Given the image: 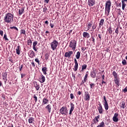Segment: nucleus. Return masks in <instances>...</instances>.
Wrapping results in <instances>:
<instances>
[{
    "instance_id": "nucleus-47",
    "label": "nucleus",
    "mask_w": 127,
    "mask_h": 127,
    "mask_svg": "<svg viewBox=\"0 0 127 127\" xmlns=\"http://www.w3.org/2000/svg\"><path fill=\"white\" fill-rule=\"evenodd\" d=\"M123 91L124 93H127V86L123 90Z\"/></svg>"
},
{
    "instance_id": "nucleus-48",
    "label": "nucleus",
    "mask_w": 127,
    "mask_h": 127,
    "mask_svg": "<svg viewBox=\"0 0 127 127\" xmlns=\"http://www.w3.org/2000/svg\"><path fill=\"white\" fill-rule=\"evenodd\" d=\"M22 68H23V64L21 65V66L19 67V71H21Z\"/></svg>"
},
{
    "instance_id": "nucleus-6",
    "label": "nucleus",
    "mask_w": 127,
    "mask_h": 127,
    "mask_svg": "<svg viewBox=\"0 0 127 127\" xmlns=\"http://www.w3.org/2000/svg\"><path fill=\"white\" fill-rule=\"evenodd\" d=\"M103 106L104 108L106 111H108V110H109V104L108 103V101H107L106 96L105 95L103 96Z\"/></svg>"
},
{
    "instance_id": "nucleus-57",
    "label": "nucleus",
    "mask_w": 127,
    "mask_h": 127,
    "mask_svg": "<svg viewBox=\"0 0 127 127\" xmlns=\"http://www.w3.org/2000/svg\"><path fill=\"white\" fill-rule=\"evenodd\" d=\"M91 38L92 39V41H93V43H95V38H94V37L92 36Z\"/></svg>"
},
{
    "instance_id": "nucleus-21",
    "label": "nucleus",
    "mask_w": 127,
    "mask_h": 127,
    "mask_svg": "<svg viewBox=\"0 0 127 127\" xmlns=\"http://www.w3.org/2000/svg\"><path fill=\"white\" fill-rule=\"evenodd\" d=\"M29 56H30V58H33V57H34V56H35V53H34V52L33 51H32V50L30 51Z\"/></svg>"
},
{
    "instance_id": "nucleus-14",
    "label": "nucleus",
    "mask_w": 127,
    "mask_h": 127,
    "mask_svg": "<svg viewBox=\"0 0 127 127\" xmlns=\"http://www.w3.org/2000/svg\"><path fill=\"white\" fill-rule=\"evenodd\" d=\"M2 77L4 81V83H6V81H7V73L6 72L3 73Z\"/></svg>"
},
{
    "instance_id": "nucleus-32",
    "label": "nucleus",
    "mask_w": 127,
    "mask_h": 127,
    "mask_svg": "<svg viewBox=\"0 0 127 127\" xmlns=\"http://www.w3.org/2000/svg\"><path fill=\"white\" fill-rule=\"evenodd\" d=\"M80 56H81V53L80 52H77L75 55L76 59H79L80 58Z\"/></svg>"
},
{
    "instance_id": "nucleus-42",
    "label": "nucleus",
    "mask_w": 127,
    "mask_h": 127,
    "mask_svg": "<svg viewBox=\"0 0 127 127\" xmlns=\"http://www.w3.org/2000/svg\"><path fill=\"white\" fill-rule=\"evenodd\" d=\"M122 64L123 65H127V61H126V60H123L122 61Z\"/></svg>"
},
{
    "instance_id": "nucleus-58",
    "label": "nucleus",
    "mask_w": 127,
    "mask_h": 127,
    "mask_svg": "<svg viewBox=\"0 0 127 127\" xmlns=\"http://www.w3.org/2000/svg\"><path fill=\"white\" fill-rule=\"evenodd\" d=\"M31 64L33 67H35V64H34V63L33 62V61L31 63Z\"/></svg>"
},
{
    "instance_id": "nucleus-35",
    "label": "nucleus",
    "mask_w": 127,
    "mask_h": 127,
    "mask_svg": "<svg viewBox=\"0 0 127 127\" xmlns=\"http://www.w3.org/2000/svg\"><path fill=\"white\" fill-rule=\"evenodd\" d=\"M122 9L123 10H125V7H126V3H125V1H122Z\"/></svg>"
},
{
    "instance_id": "nucleus-16",
    "label": "nucleus",
    "mask_w": 127,
    "mask_h": 127,
    "mask_svg": "<svg viewBox=\"0 0 127 127\" xmlns=\"http://www.w3.org/2000/svg\"><path fill=\"white\" fill-rule=\"evenodd\" d=\"M74 63L75 65L73 68L74 71H77L78 70V62H77V60L76 59H74Z\"/></svg>"
},
{
    "instance_id": "nucleus-25",
    "label": "nucleus",
    "mask_w": 127,
    "mask_h": 127,
    "mask_svg": "<svg viewBox=\"0 0 127 127\" xmlns=\"http://www.w3.org/2000/svg\"><path fill=\"white\" fill-rule=\"evenodd\" d=\"M92 22H90L87 23L88 29L87 30H84L85 31H88L91 28V27H92Z\"/></svg>"
},
{
    "instance_id": "nucleus-62",
    "label": "nucleus",
    "mask_w": 127,
    "mask_h": 127,
    "mask_svg": "<svg viewBox=\"0 0 127 127\" xmlns=\"http://www.w3.org/2000/svg\"><path fill=\"white\" fill-rule=\"evenodd\" d=\"M44 1L46 3H48V2H49V0H45Z\"/></svg>"
},
{
    "instance_id": "nucleus-45",
    "label": "nucleus",
    "mask_w": 127,
    "mask_h": 127,
    "mask_svg": "<svg viewBox=\"0 0 127 127\" xmlns=\"http://www.w3.org/2000/svg\"><path fill=\"white\" fill-rule=\"evenodd\" d=\"M20 33L21 34H24L25 35V30H21Z\"/></svg>"
},
{
    "instance_id": "nucleus-5",
    "label": "nucleus",
    "mask_w": 127,
    "mask_h": 127,
    "mask_svg": "<svg viewBox=\"0 0 127 127\" xmlns=\"http://www.w3.org/2000/svg\"><path fill=\"white\" fill-rule=\"evenodd\" d=\"M50 45L51 48L52 49V50L54 51L58 46V42L55 40L50 44Z\"/></svg>"
},
{
    "instance_id": "nucleus-15",
    "label": "nucleus",
    "mask_w": 127,
    "mask_h": 127,
    "mask_svg": "<svg viewBox=\"0 0 127 127\" xmlns=\"http://www.w3.org/2000/svg\"><path fill=\"white\" fill-rule=\"evenodd\" d=\"M118 116L119 114L118 113H115L114 114V116L113 118V121L115 123H118V122H119V118H118Z\"/></svg>"
},
{
    "instance_id": "nucleus-63",
    "label": "nucleus",
    "mask_w": 127,
    "mask_h": 127,
    "mask_svg": "<svg viewBox=\"0 0 127 127\" xmlns=\"http://www.w3.org/2000/svg\"><path fill=\"white\" fill-rule=\"evenodd\" d=\"M21 78H23V77H24L25 76V74H21Z\"/></svg>"
},
{
    "instance_id": "nucleus-46",
    "label": "nucleus",
    "mask_w": 127,
    "mask_h": 127,
    "mask_svg": "<svg viewBox=\"0 0 127 127\" xmlns=\"http://www.w3.org/2000/svg\"><path fill=\"white\" fill-rule=\"evenodd\" d=\"M70 99H71V100H73V98H74V95L73 94V93H71V94H70Z\"/></svg>"
},
{
    "instance_id": "nucleus-26",
    "label": "nucleus",
    "mask_w": 127,
    "mask_h": 127,
    "mask_svg": "<svg viewBox=\"0 0 127 127\" xmlns=\"http://www.w3.org/2000/svg\"><path fill=\"white\" fill-rule=\"evenodd\" d=\"M34 87L37 91L39 90V89H40V86L39 84H38L37 82L34 83Z\"/></svg>"
},
{
    "instance_id": "nucleus-19",
    "label": "nucleus",
    "mask_w": 127,
    "mask_h": 127,
    "mask_svg": "<svg viewBox=\"0 0 127 127\" xmlns=\"http://www.w3.org/2000/svg\"><path fill=\"white\" fill-rule=\"evenodd\" d=\"M37 41H35L33 43V49L35 51H37V49H36V45H37Z\"/></svg>"
},
{
    "instance_id": "nucleus-55",
    "label": "nucleus",
    "mask_w": 127,
    "mask_h": 127,
    "mask_svg": "<svg viewBox=\"0 0 127 127\" xmlns=\"http://www.w3.org/2000/svg\"><path fill=\"white\" fill-rule=\"evenodd\" d=\"M50 26H51L52 28H53V27H54V24H53V23H50Z\"/></svg>"
},
{
    "instance_id": "nucleus-51",
    "label": "nucleus",
    "mask_w": 127,
    "mask_h": 127,
    "mask_svg": "<svg viewBox=\"0 0 127 127\" xmlns=\"http://www.w3.org/2000/svg\"><path fill=\"white\" fill-rule=\"evenodd\" d=\"M87 78H88V73H86L84 79L87 81Z\"/></svg>"
},
{
    "instance_id": "nucleus-23",
    "label": "nucleus",
    "mask_w": 127,
    "mask_h": 127,
    "mask_svg": "<svg viewBox=\"0 0 127 127\" xmlns=\"http://www.w3.org/2000/svg\"><path fill=\"white\" fill-rule=\"evenodd\" d=\"M45 108L48 110V112L49 113H51L52 108H51V106L50 104L46 106Z\"/></svg>"
},
{
    "instance_id": "nucleus-22",
    "label": "nucleus",
    "mask_w": 127,
    "mask_h": 127,
    "mask_svg": "<svg viewBox=\"0 0 127 127\" xmlns=\"http://www.w3.org/2000/svg\"><path fill=\"white\" fill-rule=\"evenodd\" d=\"M23 12H24V7H22V8H20V9H19L18 14L19 15H21V14H22V13H23Z\"/></svg>"
},
{
    "instance_id": "nucleus-7",
    "label": "nucleus",
    "mask_w": 127,
    "mask_h": 127,
    "mask_svg": "<svg viewBox=\"0 0 127 127\" xmlns=\"http://www.w3.org/2000/svg\"><path fill=\"white\" fill-rule=\"evenodd\" d=\"M97 110H98V112L99 114H103V112H104V109H103V106L101 103L99 102V104H98L97 106Z\"/></svg>"
},
{
    "instance_id": "nucleus-12",
    "label": "nucleus",
    "mask_w": 127,
    "mask_h": 127,
    "mask_svg": "<svg viewBox=\"0 0 127 127\" xmlns=\"http://www.w3.org/2000/svg\"><path fill=\"white\" fill-rule=\"evenodd\" d=\"M74 109L75 105H74V104H73V103H70V109L69 110V115H72V112L74 111Z\"/></svg>"
},
{
    "instance_id": "nucleus-53",
    "label": "nucleus",
    "mask_w": 127,
    "mask_h": 127,
    "mask_svg": "<svg viewBox=\"0 0 127 127\" xmlns=\"http://www.w3.org/2000/svg\"><path fill=\"white\" fill-rule=\"evenodd\" d=\"M118 29H119V27H117L116 31H115V33H117V34H119V30H118Z\"/></svg>"
},
{
    "instance_id": "nucleus-41",
    "label": "nucleus",
    "mask_w": 127,
    "mask_h": 127,
    "mask_svg": "<svg viewBox=\"0 0 127 127\" xmlns=\"http://www.w3.org/2000/svg\"><path fill=\"white\" fill-rule=\"evenodd\" d=\"M108 31H109V33L110 34H112V33H113V31L112 30V28L109 27V28L108 29Z\"/></svg>"
},
{
    "instance_id": "nucleus-60",
    "label": "nucleus",
    "mask_w": 127,
    "mask_h": 127,
    "mask_svg": "<svg viewBox=\"0 0 127 127\" xmlns=\"http://www.w3.org/2000/svg\"><path fill=\"white\" fill-rule=\"evenodd\" d=\"M78 95H79L80 96V95H81V94H82V92L80 91H78L77 92Z\"/></svg>"
},
{
    "instance_id": "nucleus-44",
    "label": "nucleus",
    "mask_w": 127,
    "mask_h": 127,
    "mask_svg": "<svg viewBox=\"0 0 127 127\" xmlns=\"http://www.w3.org/2000/svg\"><path fill=\"white\" fill-rule=\"evenodd\" d=\"M33 98L34 99V100L35 101V102L36 103L37 102V97L36 96V95L34 94Z\"/></svg>"
},
{
    "instance_id": "nucleus-9",
    "label": "nucleus",
    "mask_w": 127,
    "mask_h": 127,
    "mask_svg": "<svg viewBox=\"0 0 127 127\" xmlns=\"http://www.w3.org/2000/svg\"><path fill=\"white\" fill-rule=\"evenodd\" d=\"M73 55V52L72 51L65 52L64 54V57L65 58H70L71 55Z\"/></svg>"
},
{
    "instance_id": "nucleus-37",
    "label": "nucleus",
    "mask_w": 127,
    "mask_h": 127,
    "mask_svg": "<svg viewBox=\"0 0 127 127\" xmlns=\"http://www.w3.org/2000/svg\"><path fill=\"white\" fill-rule=\"evenodd\" d=\"M104 125H105V123H104V122H102L97 127H104Z\"/></svg>"
},
{
    "instance_id": "nucleus-18",
    "label": "nucleus",
    "mask_w": 127,
    "mask_h": 127,
    "mask_svg": "<svg viewBox=\"0 0 127 127\" xmlns=\"http://www.w3.org/2000/svg\"><path fill=\"white\" fill-rule=\"evenodd\" d=\"M83 37H85V38H90V34H89L87 32H84L83 33Z\"/></svg>"
},
{
    "instance_id": "nucleus-52",
    "label": "nucleus",
    "mask_w": 127,
    "mask_h": 127,
    "mask_svg": "<svg viewBox=\"0 0 127 127\" xmlns=\"http://www.w3.org/2000/svg\"><path fill=\"white\" fill-rule=\"evenodd\" d=\"M7 127H13V124H9L8 126Z\"/></svg>"
},
{
    "instance_id": "nucleus-34",
    "label": "nucleus",
    "mask_w": 127,
    "mask_h": 127,
    "mask_svg": "<svg viewBox=\"0 0 127 127\" xmlns=\"http://www.w3.org/2000/svg\"><path fill=\"white\" fill-rule=\"evenodd\" d=\"M31 44H32V41H31V40H28L27 45H29V46H31Z\"/></svg>"
},
{
    "instance_id": "nucleus-30",
    "label": "nucleus",
    "mask_w": 127,
    "mask_h": 127,
    "mask_svg": "<svg viewBox=\"0 0 127 127\" xmlns=\"http://www.w3.org/2000/svg\"><path fill=\"white\" fill-rule=\"evenodd\" d=\"M112 75H113V76H114V79L118 78V73H117L115 71H114L113 72Z\"/></svg>"
},
{
    "instance_id": "nucleus-24",
    "label": "nucleus",
    "mask_w": 127,
    "mask_h": 127,
    "mask_svg": "<svg viewBox=\"0 0 127 127\" xmlns=\"http://www.w3.org/2000/svg\"><path fill=\"white\" fill-rule=\"evenodd\" d=\"M42 71L44 74V75H46V74H47V67H43L42 68Z\"/></svg>"
},
{
    "instance_id": "nucleus-39",
    "label": "nucleus",
    "mask_w": 127,
    "mask_h": 127,
    "mask_svg": "<svg viewBox=\"0 0 127 127\" xmlns=\"http://www.w3.org/2000/svg\"><path fill=\"white\" fill-rule=\"evenodd\" d=\"M90 86V89H94V87H95V84L91 83L89 84Z\"/></svg>"
},
{
    "instance_id": "nucleus-11",
    "label": "nucleus",
    "mask_w": 127,
    "mask_h": 127,
    "mask_svg": "<svg viewBox=\"0 0 127 127\" xmlns=\"http://www.w3.org/2000/svg\"><path fill=\"white\" fill-rule=\"evenodd\" d=\"M87 3L89 6H93L95 5L96 1L95 0H88Z\"/></svg>"
},
{
    "instance_id": "nucleus-43",
    "label": "nucleus",
    "mask_w": 127,
    "mask_h": 127,
    "mask_svg": "<svg viewBox=\"0 0 127 127\" xmlns=\"http://www.w3.org/2000/svg\"><path fill=\"white\" fill-rule=\"evenodd\" d=\"M3 38H4V39H5V40L8 41V39L7 38V36H6V34H5L4 35Z\"/></svg>"
},
{
    "instance_id": "nucleus-49",
    "label": "nucleus",
    "mask_w": 127,
    "mask_h": 127,
    "mask_svg": "<svg viewBox=\"0 0 127 127\" xmlns=\"http://www.w3.org/2000/svg\"><path fill=\"white\" fill-rule=\"evenodd\" d=\"M97 28V26L95 24H93L92 25V29H96Z\"/></svg>"
},
{
    "instance_id": "nucleus-17",
    "label": "nucleus",
    "mask_w": 127,
    "mask_h": 127,
    "mask_svg": "<svg viewBox=\"0 0 127 127\" xmlns=\"http://www.w3.org/2000/svg\"><path fill=\"white\" fill-rule=\"evenodd\" d=\"M20 51H21V48H20V46H18L16 49V52L17 55H20Z\"/></svg>"
},
{
    "instance_id": "nucleus-64",
    "label": "nucleus",
    "mask_w": 127,
    "mask_h": 127,
    "mask_svg": "<svg viewBox=\"0 0 127 127\" xmlns=\"http://www.w3.org/2000/svg\"><path fill=\"white\" fill-rule=\"evenodd\" d=\"M45 23L46 24H48V21H47V20L45 21Z\"/></svg>"
},
{
    "instance_id": "nucleus-59",
    "label": "nucleus",
    "mask_w": 127,
    "mask_h": 127,
    "mask_svg": "<svg viewBox=\"0 0 127 127\" xmlns=\"http://www.w3.org/2000/svg\"><path fill=\"white\" fill-rule=\"evenodd\" d=\"M98 37L99 38H100V40L101 39H102L101 37H102V35L101 34H99L98 35Z\"/></svg>"
},
{
    "instance_id": "nucleus-4",
    "label": "nucleus",
    "mask_w": 127,
    "mask_h": 127,
    "mask_svg": "<svg viewBox=\"0 0 127 127\" xmlns=\"http://www.w3.org/2000/svg\"><path fill=\"white\" fill-rule=\"evenodd\" d=\"M60 113L61 114V115L67 116V115H68V109L66 107H62L60 110Z\"/></svg>"
},
{
    "instance_id": "nucleus-27",
    "label": "nucleus",
    "mask_w": 127,
    "mask_h": 127,
    "mask_svg": "<svg viewBox=\"0 0 127 127\" xmlns=\"http://www.w3.org/2000/svg\"><path fill=\"white\" fill-rule=\"evenodd\" d=\"M99 119H100V115H98V116L95 117V119H93L94 123H96V121L97 123H98Z\"/></svg>"
},
{
    "instance_id": "nucleus-54",
    "label": "nucleus",
    "mask_w": 127,
    "mask_h": 127,
    "mask_svg": "<svg viewBox=\"0 0 127 127\" xmlns=\"http://www.w3.org/2000/svg\"><path fill=\"white\" fill-rule=\"evenodd\" d=\"M35 61L36 62H37V63H38L39 64V60H38V59H35Z\"/></svg>"
},
{
    "instance_id": "nucleus-10",
    "label": "nucleus",
    "mask_w": 127,
    "mask_h": 127,
    "mask_svg": "<svg viewBox=\"0 0 127 127\" xmlns=\"http://www.w3.org/2000/svg\"><path fill=\"white\" fill-rule=\"evenodd\" d=\"M96 75H97V69H93L90 72V76L91 78H96Z\"/></svg>"
},
{
    "instance_id": "nucleus-20",
    "label": "nucleus",
    "mask_w": 127,
    "mask_h": 127,
    "mask_svg": "<svg viewBox=\"0 0 127 127\" xmlns=\"http://www.w3.org/2000/svg\"><path fill=\"white\" fill-rule=\"evenodd\" d=\"M48 102H49L48 99H47L46 98H43L42 105L44 106V105H46V104H47L48 103Z\"/></svg>"
},
{
    "instance_id": "nucleus-61",
    "label": "nucleus",
    "mask_w": 127,
    "mask_h": 127,
    "mask_svg": "<svg viewBox=\"0 0 127 127\" xmlns=\"http://www.w3.org/2000/svg\"><path fill=\"white\" fill-rule=\"evenodd\" d=\"M101 84H102V85H103V84H106V81H104V80H102Z\"/></svg>"
},
{
    "instance_id": "nucleus-3",
    "label": "nucleus",
    "mask_w": 127,
    "mask_h": 127,
    "mask_svg": "<svg viewBox=\"0 0 127 127\" xmlns=\"http://www.w3.org/2000/svg\"><path fill=\"white\" fill-rule=\"evenodd\" d=\"M69 47L71 48L72 50L75 51L77 46V41L75 40H72L69 43Z\"/></svg>"
},
{
    "instance_id": "nucleus-56",
    "label": "nucleus",
    "mask_w": 127,
    "mask_h": 127,
    "mask_svg": "<svg viewBox=\"0 0 127 127\" xmlns=\"http://www.w3.org/2000/svg\"><path fill=\"white\" fill-rule=\"evenodd\" d=\"M85 82H87V80H86V79H84V80H82L81 83V85H83V84H84V83H85Z\"/></svg>"
},
{
    "instance_id": "nucleus-50",
    "label": "nucleus",
    "mask_w": 127,
    "mask_h": 127,
    "mask_svg": "<svg viewBox=\"0 0 127 127\" xmlns=\"http://www.w3.org/2000/svg\"><path fill=\"white\" fill-rule=\"evenodd\" d=\"M0 35H1V36H3V31L1 30H0Z\"/></svg>"
},
{
    "instance_id": "nucleus-33",
    "label": "nucleus",
    "mask_w": 127,
    "mask_h": 127,
    "mask_svg": "<svg viewBox=\"0 0 127 127\" xmlns=\"http://www.w3.org/2000/svg\"><path fill=\"white\" fill-rule=\"evenodd\" d=\"M33 122H34V118L31 117L29 119V124H33Z\"/></svg>"
},
{
    "instance_id": "nucleus-28",
    "label": "nucleus",
    "mask_w": 127,
    "mask_h": 127,
    "mask_svg": "<svg viewBox=\"0 0 127 127\" xmlns=\"http://www.w3.org/2000/svg\"><path fill=\"white\" fill-rule=\"evenodd\" d=\"M104 22H105V20L104 19H101L100 23H99V27H101L102 25H104Z\"/></svg>"
},
{
    "instance_id": "nucleus-2",
    "label": "nucleus",
    "mask_w": 127,
    "mask_h": 127,
    "mask_svg": "<svg viewBox=\"0 0 127 127\" xmlns=\"http://www.w3.org/2000/svg\"><path fill=\"white\" fill-rule=\"evenodd\" d=\"M111 4H112V2L111 0H108L106 1L105 3V15L109 16L110 14V10H111Z\"/></svg>"
},
{
    "instance_id": "nucleus-13",
    "label": "nucleus",
    "mask_w": 127,
    "mask_h": 127,
    "mask_svg": "<svg viewBox=\"0 0 127 127\" xmlns=\"http://www.w3.org/2000/svg\"><path fill=\"white\" fill-rule=\"evenodd\" d=\"M39 81L40 83H44L45 82V77L43 74H41L39 78Z\"/></svg>"
},
{
    "instance_id": "nucleus-40",
    "label": "nucleus",
    "mask_w": 127,
    "mask_h": 127,
    "mask_svg": "<svg viewBox=\"0 0 127 127\" xmlns=\"http://www.w3.org/2000/svg\"><path fill=\"white\" fill-rule=\"evenodd\" d=\"M87 68V65L86 64H84L82 66V70H85Z\"/></svg>"
},
{
    "instance_id": "nucleus-8",
    "label": "nucleus",
    "mask_w": 127,
    "mask_h": 127,
    "mask_svg": "<svg viewBox=\"0 0 127 127\" xmlns=\"http://www.w3.org/2000/svg\"><path fill=\"white\" fill-rule=\"evenodd\" d=\"M84 101H90V94L89 92L85 91L84 92Z\"/></svg>"
},
{
    "instance_id": "nucleus-29",
    "label": "nucleus",
    "mask_w": 127,
    "mask_h": 127,
    "mask_svg": "<svg viewBox=\"0 0 127 127\" xmlns=\"http://www.w3.org/2000/svg\"><path fill=\"white\" fill-rule=\"evenodd\" d=\"M114 81H115V84H116V85L120 86V80H119V79L118 78H115Z\"/></svg>"
},
{
    "instance_id": "nucleus-1",
    "label": "nucleus",
    "mask_w": 127,
    "mask_h": 127,
    "mask_svg": "<svg viewBox=\"0 0 127 127\" xmlns=\"http://www.w3.org/2000/svg\"><path fill=\"white\" fill-rule=\"evenodd\" d=\"M3 20L6 23H11L13 21V15L10 13L5 14Z\"/></svg>"
},
{
    "instance_id": "nucleus-36",
    "label": "nucleus",
    "mask_w": 127,
    "mask_h": 127,
    "mask_svg": "<svg viewBox=\"0 0 127 127\" xmlns=\"http://www.w3.org/2000/svg\"><path fill=\"white\" fill-rule=\"evenodd\" d=\"M45 60H46V61H47V60H48V58H49V55H48V54H46L45 55Z\"/></svg>"
},
{
    "instance_id": "nucleus-38",
    "label": "nucleus",
    "mask_w": 127,
    "mask_h": 127,
    "mask_svg": "<svg viewBox=\"0 0 127 127\" xmlns=\"http://www.w3.org/2000/svg\"><path fill=\"white\" fill-rule=\"evenodd\" d=\"M10 29H14L15 30L18 31V29L16 26L10 27Z\"/></svg>"
},
{
    "instance_id": "nucleus-31",
    "label": "nucleus",
    "mask_w": 127,
    "mask_h": 127,
    "mask_svg": "<svg viewBox=\"0 0 127 127\" xmlns=\"http://www.w3.org/2000/svg\"><path fill=\"white\" fill-rule=\"evenodd\" d=\"M125 106H126V103L124 101H122L121 103V108H122V109H125Z\"/></svg>"
}]
</instances>
